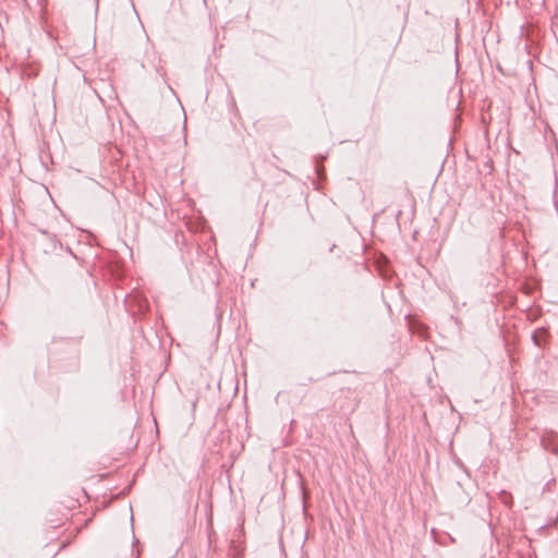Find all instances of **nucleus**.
<instances>
[{"label":"nucleus","mask_w":558,"mask_h":558,"mask_svg":"<svg viewBox=\"0 0 558 558\" xmlns=\"http://www.w3.org/2000/svg\"><path fill=\"white\" fill-rule=\"evenodd\" d=\"M541 444L545 450L558 453V434L554 430H545L541 436Z\"/></svg>","instance_id":"1"},{"label":"nucleus","mask_w":558,"mask_h":558,"mask_svg":"<svg viewBox=\"0 0 558 558\" xmlns=\"http://www.w3.org/2000/svg\"><path fill=\"white\" fill-rule=\"evenodd\" d=\"M549 330L546 327L536 328L532 333V341L538 348H544L549 340Z\"/></svg>","instance_id":"2"},{"label":"nucleus","mask_w":558,"mask_h":558,"mask_svg":"<svg viewBox=\"0 0 558 558\" xmlns=\"http://www.w3.org/2000/svg\"><path fill=\"white\" fill-rule=\"evenodd\" d=\"M83 337H84V330L81 329L76 335H74L72 337H68L66 340L71 341L74 344H80V342L83 339ZM62 340H65V338L56 337V336L52 338V342L53 343H57V342L62 341Z\"/></svg>","instance_id":"3"},{"label":"nucleus","mask_w":558,"mask_h":558,"mask_svg":"<svg viewBox=\"0 0 558 558\" xmlns=\"http://www.w3.org/2000/svg\"><path fill=\"white\" fill-rule=\"evenodd\" d=\"M137 311L140 313H145L148 310V302L140 296H136Z\"/></svg>","instance_id":"4"},{"label":"nucleus","mask_w":558,"mask_h":558,"mask_svg":"<svg viewBox=\"0 0 558 558\" xmlns=\"http://www.w3.org/2000/svg\"><path fill=\"white\" fill-rule=\"evenodd\" d=\"M222 317V314L220 312H218V307H216V319H217V324H218V332L220 331V319Z\"/></svg>","instance_id":"5"},{"label":"nucleus","mask_w":558,"mask_h":558,"mask_svg":"<svg viewBox=\"0 0 558 558\" xmlns=\"http://www.w3.org/2000/svg\"><path fill=\"white\" fill-rule=\"evenodd\" d=\"M135 299L133 295L126 296V300H133Z\"/></svg>","instance_id":"6"},{"label":"nucleus","mask_w":558,"mask_h":558,"mask_svg":"<svg viewBox=\"0 0 558 558\" xmlns=\"http://www.w3.org/2000/svg\"><path fill=\"white\" fill-rule=\"evenodd\" d=\"M160 75L165 78L166 72H161Z\"/></svg>","instance_id":"7"}]
</instances>
